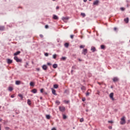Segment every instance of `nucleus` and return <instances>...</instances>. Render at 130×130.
I'll return each instance as SVG.
<instances>
[{"mask_svg": "<svg viewBox=\"0 0 130 130\" xmlns=\"http://www.w3.org/2000/svg\"><path fill=\"white\" fill-rule=\"evenodd\" d=\"M120 124L123 125L125 123V119H124V117H123L121 118V121L120 122Z\"/></svg>", "mask_w": 130, "mask_h": 130, "instance_id": "1", "label": "nucleus"}, {"mask_svg": "<svg viewBox=\"0 0 130 130\" xmlns=\"http://www.w3.org/2000/svg\"><path fill=\"white\" fill-rule=\"evenodd\" d=\"M59 110H60L61 112H64V111H66V108H64V107L63 106L59 107Z\"/></svg>", "mask_w": 130, "mask_h": 130, "instance_id": "2", "label": "nucleus"}, {"mask_svg": "<svg viewBox=\"0 0 130 130\" xmlns=\"http://www.w3.org/2000/svg\"><path fill=\"white\" fill-rule=\"evenodd\" d=\"M14 59L16 61H17V62H21V61H22V60L19 59L17 56H14Z\"/></svg>", "mask_w": 130, "mask_h": 130, "instance_id": "3", "label": "nucleus"}, {"mask_svg": "<svg viewBox=\"0 0 130 130\" xmlns=\"http://www.w3.org/2000/svg\"><path fill=\"white\" fill-rule=\"evenodd\" d=\"M113 95H114V93L113 92H112L109 95V97L113 101H114V98H113Z\"/></svg>", "mask_w": 130, "mask_h": 130, "instance_id": "4", "label": "nucleus"}, {"mask_svg": "<svg viewBox=\"0 0 130 130\" xmlns=\"http://www.w3.org/2000/svg\"><path fill=\"white\" fill-rule=\"evenodd\" d=\"M87 53H88V50H87V49H84L83 50L82 54H84V55H86V54H87Z\"/></svg>", "mask_w": 130, "mask_h": 130, "instance_id": "5", "label": "nucleus"}, {"mask_svg": "<svg viewBox=\"0 0 130 130\" xmlns=\"http://www.w3.org/2000/svg\"><path fill=\"white\" fill-rule=\"evenodd\" d=\"M69 19H70V18H69V17H62V20L64 21L67 22V20H69Z\"/></svg>", "mask_w": 130, "mask_h": 130, "instance_id": "6", "label": "nucleus"}, {"mask_svg": "<svg viewBox=\"0 0 130 130\" xmlns=\"http://www.w3.org/2000/svg\"><path fill=\"white\" fill-rule=\"evenodd\" d=\"M98 4H99V1L96 0L93 2V6H98Z\"/></svg>", "mask_w": 130, "mask_h": 130, "instance_id": "7", "label": "nucleus"}, {"mask_svg": "<svg viewBox=\"0 0 130 130\" xmlns=\"http://www.w3.org/2000/svg\"><path fill=\"white\" fill-rule=\"evenodd\" d=\"M13 62V60L10 59H7V63L8 64H11Z\"/></svg>", "mask_w": 130, "mask_h": 130, "instance_id": "8", "label": "nucleus"}, {"mask_svg": "<svg viewBox=\"0 0 130 130\" xmlns=\"http://www.w3.org/2000/svg\"><path fill=\"white\" fill-rule=\"evenodd\" d=\"M31 92L34 94H36V93H37V89H36V88H34L32 90H31Z\"/></svg>", "mask_w": 130, "mask_h": 130, "instance_id": "9", "label": "nucleus"}, {"mask_svg": "<svg viewBox=\"0 0 130 130\" xmlns=\"http://www.w3.org/2000/svg\"><path fill=\"white\" fill-rule=\"evenodd\" d=\"M53 19L54 20H58V16H56L55 15H53Z\"/></svg>", "mask_w": 130, "mask_h": 130, "instance_id": "10", "label": "nucleus"}, {"mask_svg": "<svg viewBox=\"0 0 130 130\" xmlns=\"http://www.w3.org/2000/svg\"><path fill=\"white\" fill-rule=\"evenodd\" d=\"M42 69L44 70V71H46L47 70V66L44 64L42 66Z\"/></svg>", "mask_w": 130, "mask_h": 130, "instance_id": "11", "label": "nucleus"}, {"mask_svg": "<svg viewBox=\"0 0 130 130\" xmlns=\"http://www.w3.org/2000/svg\"><path fill=\"white\" fill-rule=\"evenodd\" d=\"M52 92L53 95H57L55 90L53 88H52Z\"/></svg>", "mask_w": 130, "mask_h": 130, "instance_id": "12", "label": "nucleus"}, {"mask_svg": "<svg viewBox=\"0 0 130 130\" xmlns=\"http://www.w3.org/2000/svg\"><path fill=\"white\" fill-rule=\"evenodd\" d=\"M20 53H21V51H18L14 53V55L15 56H16L18 55V54H20Z\"/></svg>", "mask_w": 130, "mask_h": 130, "instance_id": "13", "label": "nucleus"}, {"mask_svg": "<svg viewBox=\"0 0 130 130\" xmlns=\"http://www.w3.org/2000/svg\"><path fill=\"white\" fill-rule=\"evenodd\" d=\"M113 82H118V78L117 77H114L113 79Z\"/></svg>", "mask_w": 130, "mask_h": 130, "instance_id": "14", "label": "nucleus"}, {"mask_svg": "<svg viewBox=\"0 0 130 130\" xmlns=\"http://www.w3.org/2000/svg\"><path fill=\"white\" fill-rule=\"evenodd\" d=\"M91 50L92 51V52H95V51H96V48L94 47H92L91 48Z\"/></svg>", "mask_w": 130, "mask_h": 130, "instance_id": "15", "label": "nucleus"}, {"mask_svg": "<svg viewBox=\"0 0 130 130\" xmlns=\"http://www.w3.org/2000/svg\"><path fill=\"white\" fill-rule=\"evenodd\" d=\"M124 21L125 23H128V21H129L128 18L127 17L126 18H125L124 19Z\"/></svg>", "mask_w": 130, "mask_h": 130, "instance_id": "16", "label": "nucleus"}, {"mask_svg": "<svg viewBox=\"0 0 130 130\" xmlns=\"http://www.w3.org/2000/svg\"><path fill=\"white\" fill-rule=\"evenodd\" d=\"M8 90H9V91H10V92H12L13 91V90H14V88H13L11 86H10L8 88Z\"/></svg>", "mask_w": 130, "mask_h": 130, "instance_id": "17", "label": "nucleus"}, {"mask_svg": "<svg viewBox=\"0 0 130 130\" xmlns=\"http://www.w3.org/2000/svg\"><path fill=\"white\" fill-rule=\"evenodd\" d=\"M5 30V26H0V31H4Z\"/></svg>", "mask_w": 130, "mask_h": 130, "instance_id": "18", "label": "nucleus"}, {"mask_svg": "<svg viewBox=\"0 0 130 130\" xmlns=\"http://www.w3.org/2000/svg\"><path fill=\"white\" fill-rule=\"evenodd\" d=\"M53 69H56L57 68V64L54 63L53 64Z\"/></svg>", "mask_w": 130, "mask_h": 130, "instance_id": "19", "label": "nucleus"}, {"mask_svg": "<svg viewBox=\"0 0 130 130\" xmlns=\"http://www.w3.org/2000/svg\"><path fill=\"white\" fill-rule=\"evenodd\" d=\"M16 85H20L21 84V81H16L15 82Z\"/></svg>", "mask_w": 130, "mask_h": 130, "instance_id": "20", "label": "nucleus"}, {"mask_svg": "<svg viewBox=\"0 0 130 130\" xmlns=\"http://www.w3.org/2000/svg\"><path fill=\"white\" fill-rule=\"evenodd\" d=\"M55 104H57V105H59L60 104V102H59L58 100H57L55 101Z\"/></svg>", "mask_w": 130, "mask_h": 130, "instance_id": "21", "label": "nucleus"}, {"mask_svg": "<svg viewBox=\"0 0 130 130\" xmlns=\"http://www.w3.org/2000/svg\"><path fill=\"white\" fill-rule=\"evenodd\" d=\"M53 88H54V89H57V88H58V85L57 84H54L53 85Z\"/></svg>", "mask_w": 130, "mask_h": 130, "instance_id": "22", "label": "nucleus"}, {"mask_svg": "<svg viewBox=\"0 0 130 130\" xmlns=\"http://www.w3.org/2000/svg\"><path fill=\"white\" fill-rule=\"evenodd\" d=\"M69 43H66L64 44V46L65 47H66L67 48H68V47H69Z\"/></svg>", "mask_w": 130, "mask_h": 130, "instance_id": "23", "label": "nucleus"}, {"mask_svg": "<svg viewBox=\"0 0 130 130\" xmlns=\"http://www.w3.org/2000/svg\"><path fill=\"white\" fill-rule=\"evenodd\" d=\"M46 118H47V119H50V115H46Z\"/></svg>", "mask_w": 130, "mask_h": 130, "instance_id": "24", "label": "nucleus"}, {"mask_svg": "<svg viewBox=\"0 0 130 130\" xmlns=\"http://www.w3.org/2000/svg\"><path fill=\"white\" fill-rule=\"evenodd\" d=\"M27 104L28 105H31V101L29 99L27 100Z\"/></svg>", "mask_w": 130, "mask_h": 130, "instance_id": "25", "label": "nucleus"}, {"mask_svg": "<svg viewBox=\"0 0 130 130\" xmlns=\"http://www.w3.org/2000/svg\"><path fill=\"white\" fill-rule=\"evenodd\" d=\"M101 49H105V46H104V45H102L101 46Z\"/></svg>", "mask_w": 130, "mask_h": 130, "instance_id": "26", "label": "nucleus"}, {"mask_svg": "<svg viewBox=\"0 0 130 130\" xmlns=\"http://www.w3.org/2000/svg\"><path fill=\"white\" fill-rule=\"evenodd\" d=\"M81 90H86V87L82 85L81 87Z\"/></svg>", "mask_w": 130, "mask_h": 130, "instance_id": "27", "label": "nucleus"}, {"mask_svg": "<svg viewBox=\"0 0 130 130\" xmlns=\"http://www.w3.org/2000/svg\"><path fill=\"white\" fill-rule=\"evenodd\" d=\"M66 59H67V57H62L61 58V60H66Z\"/></svg>", "mask_w": 130, "mask_h": 130, "instance_id": "28", "label": "nucleus"}, {"mask_svg": "<svg viewBox=\"0 0 130 130\" xmlns=\"http://www.w3.org/2000/svg\"><path fill=\"white\" fill-rule=\"evenodd\" d=\"M57 55H56V54H54V55H53V58L54 59H55L56 58V56H57Z\"/></svg>", "mask_w": 130, "mask_h": 130, "instance_id": "29", "label": "nucleus"}, {"mask_svg": "<svg viewBox=\"0 0 130 130\" xmlns=\"http://www.w3.org/2000/svg\"><path fill=\"white\" fill-rule=\"evenodd\" d=\"M81 16H82V17H86V14L85 13H81Z\"/></svg>", "mask_w": 130, "mask_h": 130, "instance_id": "30", "label": "nucleus"}, {"mask_svg": "<svg viewBox=\"0 0 130 130\" xmlns=\"http://www.w3.org/2000/svg\"><path fill=\"white\" fill-rule=\"evenodd\" d=\"M30 86H34V83H33V82H30Z\"/></svg>", "mask_w": 130, "mask_h": 130, "instance_id": "31", "label": "nucleus"}, {"mask_svg": "<svg viewBox=\"0 0 130 130\" xmlns=\"http://www.w3.org/2000/svg\"><path fill=\"white\" fill-rule=\"evenodd\" d=\"M18 96L19 97L21 98V99H23V95H22L21 94H19Z\"/></svg>", "mask_w": 130, "mask_h": 130, "instance_id": "32", "label": "nucleus"}, {"mask_svg": "<svg viewBox=\"0 0 130 130\" xmlns=\"http://www.w3.org/2000/svg\"><path fill=\"white\" fill-rule=\"evenodd\" d=\"M63 119H67V116L64 114L63 115Z\"/></svg>", "mask_w": 130, "mask_h": 130, "instance_id": "33", "label": "nucleus"}, {"mask_svg": "<svg viewBox=\"0 0 130 130\" xmlns=\"http://www.w3.org/2000/svg\"><path fill=\"white\" fill-rule=\"evenodd\" d=\"M83 121H84V118H81L80 119V122H83Z\"/></svg>", "mask_w": 130, "mask_h": 130, "instance_id": "34", "label": "nucleus"}, {"mask_svg": "<svg viewBox=\"0 0 130 130\" xmlns=\"http://www.w3.org/2000/svg\"><path fill=\"white\" fill-rule=\"evenodd\" d=\"M89 95H90V92H87L86 93V96H88Z\"/></svg>", "mask_w": 130, "mask_h": 130, "instance_id": "35", "label": "nucleus"}, {"mask_svg": "<svg viewBox=\"0 0 130 130\" xmlns=\"http://www.w3.org/2000/svg\"><path fill=\"white\" fill-rule=\"evenodd\" d=\"M43 91H44V89L43 88L41 89L40 90L41 93H43Z\"/></svg>", "mask_w": 130, "mask_h": 130, "instance_id": "36", "label": "nucleus"}, {"mask_svg": "<svg viewBox=\"0 0 130 130\" xmlns=\"http://www.w3.org/2000/svg\"><path fill=\"white\" fill-rule=\"evenodd\" d=\"M28 66V62H26V64L24 66V67L27 68Z\"/></svg>", "mask_w": 130, "mask_h": 130, "instance_id": "37", "label": "nucleus"}, {"mask_svg": "<svg viewBox=\"0 0 130 130\" xmlns=\"http://www.w3.org/2000/svg\"><path fill=\"white\" fill-rule=\"evenodd\" d=\"M84 47H85V46H83V45L80 46V48H84Z\"/></svg>", "mask_w": 130, "mask_h": 130, "instance_id": "38", "label": "nucleus"}, {"mask_svg": "<svg viewBox=\"0 0 130 130\" xmlns=\"http://www.w3.org/2000/svg\"><path fill=\"white\" fill-rule=\"evenodd\" d=\"M70 38H71V39H74V35H71Z\"/></svg>", "mask_w": 130, "mask_h": 130, "instance_id": "39", "label": "nucleus"}, {"mask_svg": "<svg viewBox=\"0 0 130 130\" xmlns=\"http://www.w3.org/2000/svg\"><path fill=\"white\" fill-rule=\"evenodd\" d=\"M5 129L9 130L10 129V128L9 127H5Z\"/></svg>", "mask_w": 130, "mask_h": 130, "instance_id": "40", "label": "nucleus"}, {"mask_svg": "<svg viewBox=\"0 0 130 130\" xmlns=\"http://www.w3.org/2000/svg\"><path fill=\"white\" fill-rule=\"evenodd\" d=\"M45 28L46 29H47V28H48V25H46L45 26Z\"/></svg>", "mask_w": 130, "mask_h": 130, "instance_id": "41", "label": "nucleus"}, {"mask_svg": "<svg viewBox=\"0 0 130 130\" xmlns=\"http://www.w3.org/2000/svg\"><path fill=\"white\" fill-rule=\"evenodd\" d=\"M11 98H15V95L14 94H12L11 95Z\"/></svg>", "mask_w": 130, "mask_h": 130, "instance_id": "42", "label": "nucleus"}, {"mask_svg": "<svg viewBox=\"0 0 130 130\" xmlns=\"http://www.w3.org/2000/svg\"><path fill=\"white\" fill-rule=\"evenodd\" d=\"M108 122L109 123H112L113 122V121H112V120H110V121H108Z\"/></svg>", "mask_w": 130, "mask_h": 130, "instance_id": "43", "label": "nucleus"}, {"mask_svg": "<svg viewBox=\"0 0 130 130\" xmlns=\"http://www.w3.org/2000/svg\"><path fill=\"white\" fill-rule=\"evenodd\" d=\"M45 56H48V53H45Z\"/></svg>", "mask_w": 130, "mask_h": 130, "instance_id": "44", "label": "nucleus"}, {"mask_svg": "<svg viewBox=\"0 0 130 130\" xmlns=\"http://www.w3.org/2000/svg\"><path fill=\"white\" fill-rule=\"evenodd\" d=\"M120 10L121 11H124V8L122 7L120 8Z\"/></svg>", "mask_w": 130, "mask_h": 130, "instance_id": "45", "label": "nucleus"}, {"mask_svg": "<svg viewBox=\"0 0 130 130\" xmlns=\"http://www.w3.org/2000/svg\"><path fill=\"white\" fill-rule=\"evenodd\" d=\"M36 70H37L38 72H39V71H40V68H37V69H36Z\"/></svg>", "mask_w": 130, "mask_h": 130, "instance_id": "46", "label": "nucleus"}, {"mask_svg": "<svg viewBox=\"0 0 130 130\" xmlns=\"http://www.w3.org/2000/svg\"><path fill=\"white\" fill-rule=\"evenodd\" d=\"M40 37L41 38H43V36L42 35H40Z\"/></svg>", "mask_w": 130, "mask_h": 130, "instance_id": "47", "label": "nucleus"}, {"mask_svg": "<svg viewBox=\"0 0 130 130\" xmlns=\"http://www.w3.org/2000/svg\"><path fill=\"white\" fill-rule=\"evenodd\" d=\"M47 66H51V63H49V62H48L47 63Z\"/></svg>", "mask_w": 130, "mask_h": 130, "instance_id": "48", "label": "nucleus"}, {"mask_svg": "<svg viewBox=\"0 0 130 130\" xmlns=\"http://www.w3.org/2000/svg\"><path fill=\"white\" fill-rule=\"evenodd\" d=\"M51 130H56V128L55 127H53Z\"/></svg>", "mask_w": 130, "mask_h": 130, "instance_id": "49", "label": "nucleus"}, {"mask_svg": "<svg viewBox=\"0 0 130 130\" xmlns=\"http://www.w3.org/2000/svg\"><path fill=\"white\" fill-rule=\"evenodd\" d=\"M117 29V28L116 27H114V31H116Z\"/></svg>", "mask_w": 130, "mask_h": 130, "instance_id": "50", "label": "nucleus"}, {"mask_svg": "<svg viewBox=\"0 0 130 130\" xmlns=\"http://www.w3.org/2000/svg\"><path fill=\"white\" fill-rule=\"evenodd\" d=\"M72 69H76V66L72 67Z\"/></svg>", "mask_w": 130, "mask_h": 130, "instance_id": "51", "label": "nucleus"}, {"mask_svg": "<svg viewBox=\"0 0 130 130\" xmlns=\"http://www.w3.org/2000/svg\"><path fill=\"white\" fill-rule=\"evenodd\" d=\"M56 9V10H58L59 9V7H58V6H57Z\"/></svg>", "mask_w": 130, "mask_h": 130, "instance_id": "52", "label": "nucleus"}, {"mask_svg": "<svg viewBox=\"0 0 130 130\" xmlns=\"http://www.w3.org/2000/svg\"><path fill=\"white\" fill-rule=\"evenodd\" d=\"M109 129H111V128H112V126H109Z\"/></svg>", "mask_w": 130, "mask_h": 130, "instance_id": "53", "label": "nucleus"}, {"mask_svg": "<svg viewBox=\"0 0 130 130\" xmlns=\"http://www.w3.org/2000/svg\"><path fill=\"white\" fill-rule=\"evenodd\" d=\"M16 114H19V113H20V112H19V111L18 112H16Z\"/></svg>", "mask_w": 130, "mask_h": 130, "instance_id": "54", "label": "nucleus"}, {"mask_svg": "<svg viewBox=\"0 0 130 130\" xmlns=\"http://www.w3.org/2000/svg\"><path fill=\"white\" fill-rule=\"evenodd\" d=\"M78 60H79V61H82V59H81L80 58L78 59Z\"/></svg>", "mask_w": 130, "mask_h": 130, "instance_id": "55", "label": "nucleus"}, {"mask_svg": "<svg viewBox=\"0 0 130 130\" xmlns=\"http://www.w3.org/2000/svg\"><path fill=\"white\" fill-rule=\"evenodd\" d=\"M83 2H84V3H87V0H83Z\"/></svg>", "mask_w": 130, "mask_h": 130, "instance_id": "56", "label": "nucleus"}, {"mask_svg": "<svg viewBox=\"0 0 130 130\" xmlns=\"http://www.w3.org/2000/svg\"><path fill=\"white\" fill-rule=\"evenodd\" d=\"M86 100L85 99H82V101L84 102V101H85Z\"/></svg>", "mask_w": 130, "mask_h": 130, "instance_id": "57", "label": "nucleus"}, {"mask_svg": "<svg viewBox=\"0 0 130 130\" xmlns=\"http://www.w3.org/2000/svg\"><path fill=\"white\" fill-rule=\"evenodd\" d=\"M0 130H2V125L0 124Z\"/></svg>", "mask_w": 130, "mask_h": 130, "instance_id": "58", "label": "nucleus"}, {"mask_svg": "<svg viewBox=\"0 0 130 130\" xmlns=\"http://www.w3.org/2000/svg\"><path fill=\"white\" fill-rule=\"evenodd\" d=\"M98 84H99V85H101V83L100 82H98Z\"/></svg>", "mask_w": 130, "mask_h": 130, "instance_id": "59", "label": "nucleus"}, {"mask_svg": "<svg viewBox=\"0 0 130 130\" xmlns=\"http://www.w3.org/2000/svg\"><path fill=\"white\" fill-rule=\"evenodd\" d=\"M2 120H3V119H0V122H2Z\"/></svg>", "mask_w": 130, "mask_h": 130, "instance_id": "60", "label": "nucleus"}, {"mask_svg": "<svg viewBox=\"0 0 130 130\" xmlns=\"http://www.w3.org/2000/svg\"><path fill=\"white\" fill-rule=\"evenodd\" d=\"M73 72H74V70H71V73H73Z\"/></svg>", "mask_w": 130, "mask_h": 130, "instance_id": "61", "label": "nucleus"}, {"mask_svg": "<svg viewBox=\"0 0 130 130\" xmlns=\"http://www.w3.org/2000/svg\"><path fill=\"white\" fill-rule=\"evenodd\" d=\"M41 100H42V97H40Z\"/></svg>", "mask_w": 130, "mask_h": 130, "instance_id": "62", "label": "nucleus"}, {"mask_svg": "<svg viewBox=\"0 0 130 130\" xmlns=\"http://www.w3.org/2000/svg\"><path fill=\"white\" fill-rule=\"evenodd\" d=\"M127 7H129V6L128 5V4L127 5Z\"/></svg>", "mask_w": 130, "mask_h": 130, "instance_id": "63", "label": "nucleus"}, {"mask_svg": "<svg viewBox=\"0 0 130 130\" xmlns=\"http://www.w3.org/2000/svg\"><path fill=\"white\" fill-rule=\"evenodd\" d=\"M67 103H69V101H67Z\"/></svg>", "mask_w": 130, "mask_h": 130, "instance_id": "64", "label": "nucleus"}]
</instances>
